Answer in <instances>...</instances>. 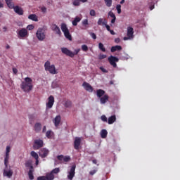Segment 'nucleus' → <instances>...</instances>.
Returning a JSON list of instances; mask_svg holds the SVG:
<instances>
[{"mask_svg": "<svg viewBox=\"0 0 180 180\" xmlns=\"http://www.w3.org/2000/svg\"><path fill=\"white\" fill-rule=\"evenodd\" d=\"M82 86L84 88L87 92H94V87L89 84V83L86 82H84L82 84Z\"/></svg>", "mask_w": 180, "mask_h": 180, "instance_id": "ddd939ff", "label": "nucleus"}, {"mask_svg": "<svg viewBox=\"0 0 180 180\" xmlns=\"http://www.w3.org/2000/svg\"><path fill=\"white\" fill-rule=\"evenodd\" d=\"M54 105V96H50L48 98V103H46V108L51 109Z\"/></svg>", "mask_w": 180, "mask_h": 180, "instance_id": "f8f14e48", "label": "nucleus"}, {"mask_svg": "<svg viewBox=\"0 0 180 180\" xmlns=\"http://www.w3.org/2000/svg\"><path fill=\"white\" fill-rule=\"evenodd\" d=\"M50 153V150L46 148H43L41 150H39V155L41 157V158H46L47 155Z\"/></svg>", "mask_w": 180, "mask_h": 180, "instance_id": "9b49d317", "label": "nucleus"}, {"mask_svg": "<svg viewBox=\"0 0 180 180\" xmlns=\"http://www.w3.org/2000/svg\"><path fill=\"white\" fill-rule=\"evenodd\" d=\"M30 155L34 158L35 160L39 159V155L35 151H31Z\"/></svg>", "mask_w": 180, "mask_h": 180, "instance_id": "e433bc0d", "label": "nucleus"}, {"mask_svg": "<svg viewBox=\"0 0 180 180\" xmlns=\"http://www.w3.org/2000/svg\"><path fill=\"white\" fill-rule=\"evenodd\" d=\"M108 16H110V18H112V19L116 18V15H115L114 13H112V11H110L108 13Z\"/></svg>", "mask_w": 180, "mask_h": 180, "instance_id": "c03bdc74", "label": "nucleus"}, {"mask_svg": "<svg viewBox=\"0 0 180 180\" xmlns=\"http://www.w3.org/2000/svg\"><path fill=\"white\" fill-rule=\"evenodd\" d=\"M104 26H105L106 30H108V32H110V26H109V25H108V23H105V25Z\"/></svg>", "mask_w": 180, "mask_h": 180, "instance_id": "13d9d810", "label": "nucleus"}, {"mask_svg": "<svg viewBox=\"0 0 180 180\" xmlns=\"http://www.w3.org/2000/svg\"><path fill=\"white\" fill-rule=\"evenodd\" d=\"M18 36L19 39H25V37H27V36H29V32H27L26 28H22L18 31Z\"/></svg>", "mask_w": 180, "mask_h": 180, "instance_id": "9d476101", "label": "nucleus"}, {"mask_svg": "<svg viewBox=\"0 0 180 180\" xmlns=\"http://www.w3.org/2000/svg\"><path fill=\"white\" fill-rule=\"evenodd\" d=\"M70 160H71V158H70V156H63L64 162H68Z\"/></svg>", "mask_w": 180, "mask_h": 180, "instance_id": "79ce46f5", "label": "nucleus"}, {"mask_svg": "<svg viewBox=\"0 0 180 180\" xmlns=\"http://www.w3.org/2000/svg\"><path fill=\"white\" fill-rule=\"evenodd\" d=\"M109 32H110V34H112V36H115V34H116V33L115 32V31H113V30H110Z\"/></svg>", "mask_w": 180, "mask_h": 180, "instance_id": "e2e57ef3", "label": "nucleus"}, {"mask_svg": "<svg viewBox=\"0 0 180 180\" xmlns=\"http://www.w3.org/2000/svg\"><path fill=\"white\" fill-rule=\"evenodd\" d=\"M60 29H61L65 39H67L70 41H72V36H71V34L70 33V30H68V27H67V24L62 23L60 25Z\"/></svg>", "mask_w": 180, "mask_h": 180, "instance_id": "f03ea898", "label": "nucleus"}, {"mask_svg": "<svg viewBox=\"0 0 180 180\" xmlns=\"http://www.w3.org/2000/svg\"><path fill=\"white\" fill-rule=\"evenodd\" d=\"M104 2L108 8H110V6H112V0H104Z\"/></svg>", "mask_w": 180, "mask_h": 180, "instance_id": "72a5a7b5", "label": "nucleus"}, {"mask_svg": "<svg viewBox=\"0 0 180 180\" xmlns=\"http://www.w3.org/2000/svg\"><path fill=\"white\" fill-rule=\"evenodd\" d=\"M33 172H34V169H30L28 172V176L30 180L34 179V176H33Z\"/></svg>", "mask_w": 180, "mask_h": 180, "instance_id": "c85d7f7f", "label": "nucleus"}, {"mask_svg": "<svg viewBox=\"0 0 180 180\" xmlns=\"http://www.w3.org/2000/svg\"><path fill=\"white\" fill-rule=\"evenodd\" d=\"M57 159L58 161H63L64 160V155H60L57 156Z\"/></svg>", "mask_w": 180, "mask_h": 180, "instance_id": "49530a36", "label": "nucleus"}, {"mask_svg": "<svg viewBox=\"0 0 180 180\" xmlns=\"http://www.w3.org/2000/svg\"><path fill=\"white\" fill-rule=\"evenodd\" d=\"M82 50L85 52L88 51V46L86 44L82 45Z\"/></svg>", "mask_w": 180, "mask_h": 180, "instance_id": "37998d69", "label": "nucleus"}, {"mask_svg": "<svg viewBox=\"0 0 180 180\" xmlns=\"http://www.w3.org/2000/svg\"><path fill=\"white\" fill-rule=\"evenodd\" d=\"M100 70L101 71H102V72H104V73H108V70H106V69H105V68L103 67H100Z\"/></svg>", "mask_w": 180, "mask_h": 180, "instance_id": "4d7b16f0", "label": "nucleus"}, {"mask_svg": "<svg viewBox=\"0 0 180 180\" xmlns=\"http://www.w3.org/2000/svg\"><path fill=\"white\" fill-rule=\"evenodd\" d=\"M108 60L110 65H112L114 68H116V67H117V64H116V63H119V58L117 57L110 56L108 58Z\"/></svg>", "mask_w": 180, "mask_h": 180, "instance_id": "6e6552de", "label": "nucleus"}, {"mask_svg": "<svg viewBox=\"0 0 180 180\" xmlns=\"http://www.w3.org/2000/svg\"><path fill=\"white\" fill-rule=\"evenodd\" d=\"M98 58H99V60H103L104 58H106V55L100 54L98 56Z\"/></svg>", "mask_w": 180, "mask_h": 180, "instance_id": "3c124183", "label": "nucleus"}, {"mask_svg": "<svg viewBox=\"0 0 180 180\" xmlns=\"http://www.w3.org/2000/svg\"><path fill=\"white\" fill-rule=\"evenodd\" d=\"M28 19L33 20L34 22H39V18L36 14H31L28 16Z\"/></svg>", "mask_w": 180, "mask_h": 180, "instance_id": "b1692460", "label": "nucleus"}, {"mask_svg": "<svg viewBox=\"0 0 180 180\" xmlns=\"http://www.w3.org/2000/svg\"><path fill=\"white\" fill-rule=\"evenodd\" d=\"M101 139H106V137H108V131H106V129L101 130Z\"/></svg>", "mask_w": 180, "mask_h": 180, "instance_id": "bb28decb", "label": "nucleus"}, {"mask_svg": "<svg viewBox=\"0 0 180 180\" xmlns=\"http://www.w3.org/2000/svg\"><path fill=\"white\" fill-rule=\"evenodd\" d=\"M71 106H72V103L71 102V101H66L65 103V108H71Z\"/></svg>", "mask_w": 180, "mask_h": 180, "instance_id": "c9c22d12", "label": "nucleus"}, {"mask_svg": "<svg viewBox=\"0 0 180 180\" xmlns=\"http://www.w3.org/2000/svg\"><path fill=\"white\" fill-rule=\"evenodd\" d=\"M115 43H117V44H119V43H120V38H116L115 39Z\"/></svg>", "mask_w": 180, "mask_h": 180, "instance_id": "bf43d9fd", "label": "nucleus"}, {"mask_svg": "<svg viewBox=\"0 0 180 180\" xmlns=\"http://www.w3.org/2000/svg\"><path fill=\"white\" fill-rule=\"evenodd\" d=\"M36 36L39 41H43L46 39V30L43 28H39L37 31Z\"/></svg>", "mask_w": 180, "mask_h": 180, "instance_id": "39448f33", "label": "nucleus"}, {"mask_svg": "<svg viewBox=\"0 0 180 180\" xmlns=\"http://www.w3.org/2000/svg\"><path fill=\"white\" fill-rule=\"evenodd\" d=\"M77 168L76 165H73L71 167L70 171L68 172V179L72 180L74 179V176H75V169Z\"/></svg>", "mask_w": 180, "mask_h": 180, "instance_id": "423d86ee", "label": "nucleus"}, {"mask_svg": "<svg viewBox=\"0 0 180 180\" xmlns=\"http://www.w3.org/2000/svg\"><path fill=\"white\" fill-rule=\"evenodd\" d=\"M98 48L100 50H101V51H103V53H105V51H106V49H105V46H103V44H102L101 42H100L98 44Z\"/></svg>", "mask_w": 180, "mask_h": 180, "instance_id": "4c0bfd02", "label": "nucleus"}, {"mask_svg": "<svg viewBox=\"0 0 180 180\" xmlns=\"http://www.w3.org/2000/svg\"><path fill=\"white\" fill-rule=\"evenodd\" d=\"M13 9L14 10V12L17 13V15H23V9L19 6H14Z\"/></svg>", "mask_w": 180, "mask_h": 180, "instance_id": "2eb2a0df", "label": "nucleus"}, {"mask_svg": "<svg viewBox=\"0 0 180 180\" xmlns=\"http://www.w3.org/2000/svg\"><path fill=\"white\" fill-rule=\"evenodd\" d=\"M37 180H48L46 176H41L37 177Z\"/></svg>", "mask_w": 180, "mask_h": 180, "instance_id": "09e8293b", "label": "nucleus"}, {"mask_svg": "<svg viewBox=\"0 0 180 180\" xmlns=\"http://www.w3.org/2000/svg\"><path fill=\"white\" fill-rule=\"evenodd\" d=\"M44 146V143L43 142V140L41 139H35L34 141V145H33V148L34 150H39L41 148Z\"/></svg>", "mask_w": 180, "mask_h": 180, "instance_id": "0eeeda50", "label": "nucleus"}, {"mask_svg": "<svg viewBox=\"0 0 180 180\" xmlns=\"http://www.w3.org/2000/svg\"><path fill=\"white\" fill-rule=\"evenodd\" d=\"M116 22V18H112V20H111V23H115Z\"/></svg>", "mask_w": 180, "mask_h": 180, "instance_id": "0e129e2a", "label": "nucleus"}, {"mask_svg": "<svg viewBox=\"0 0 180 180\" xmlns=\"http://www.w3.org/2000/svg\"><path fill=\"white\" fill-rule=\"evenodd\" d=\"M109 101V96L108 94H105L102 97H100V102L102 105H105V103Z\"/></svg>", "mask_w": 180, "mask_h": 180, "instance_id": "a211bd4d", "label": "nucleus"}, {"mask_svg": "<svg viewBox=\"0 0 180 180\" xmlns=\"http://www.w3.org/2000/svg\"><path fill=\"white\" fill-rule=\"evenodd\" d=\"M106 23H108V21H106V19L105 18H99L97 24L98 26H105V25H106Z\"/></svg>", "mask_w": 180, "mask_h": 180, "instance_id": "412c9836", "label": "nucleus"}, {"mask_svg": "<svg viewBox=\"0 0 180 180\" xmlns=\"http://www.w3.org/2000/svg\"><path fill=\"white\" fill-rule=\"evenodd\" d=\"M153 9H154V4H153L152 6H150V10L153 11Z\"/></svg>", "mask_w": 180, "mask_h": 180, "instance_id": "338daca9", "label": "nucleus"}, {"mask_svg": "<svg viewBox=\"0 0 180 180\" xmlns=\"http://www.w3.org/2000/svg\"><path fill=\"white\" fill-rule=\"evenodd\" d=\"M4 176H8V178H11V176L13 175V172H12V170H4Z\"/></svg>", "mask_w": 180, "mask_h": 180, "instance_id": "a878e982", "label": "nucleus"}, {"mask_svg": "<svg viewBox=\"0 0 180 180\" xmlns=\"http://www.w3.org/2000/svg\"><path fill=\"white\" fill-rule=\"evenodd\" d=\"M34 120H35L34 115L31 114V115H29V120H30V124H33V122H34Z\"/></svg>", "mask_w": 180, "mask_h": 180, "instance_id": "473e14b6", "label": "nucleus"}, {"mask_svg": "<svg viewBox=\"0 0 180 180\" xmlns=\"http://www.w3.org/2000/svg\"><path fill=\"white\" fill-rule=\"evenodd\" d=\"M53 133L51 131V130H49L46 132V137H47V139H50L53 136Z\"/></svg>", "mask_w": 180, "mask_h": 180, "instance_id": "f704fd0d", "label": "nucleus"}, {"mask_svg": "<svg viewBox=\"0 0 180 180\" xmlns=\"http://www.w3.org/2000/svg\"><path fill=\"white\" fill-rule=\"evenodd\" d=\"M92 162H93V164H97L96 160H92Z\"/></svg>", "mask_w": 180, "mask_h": 180, "instance_id": "774afa93", "label": "nucleus"}, {"mask_svg": "<svg viewBox=\"0 0 180 180\" xmlns=\"http://www.w3.org/2000/svg\"><path fill=\"white\" fill-rule=\"evenodd\" d=\"M46 130H47L46 127V126H44V127H43V129H42V133H46Z\"/></svg>", "mask_w": 180, "mask_h": 180, "instance_id": "680f3d73", "label": "nucleus"}, {"mask_svg": "<svg viewBox=\"0 0 180 180\" xmlns=\"http://www.w3.org/2000/svg\"><path fill=\"white\" fill-rule=\"evenodd\" d=\"M81 146V138L76 137L74 141V148L75 150H79V146Z\"/></svg>", "mask_w": 180, "mask_h": 180, "instance_id": "4468645a", "label": "nucleus"}, {"mask_svg": "<svg viewBox=\"0 0 180 180\" xmlns=\"http://www.w3.org/2000/svg\"><path fill=\"white\" fill-rule=\"evenodd\" d=\"M58 172H60V168L57 167V168H55L53 169L51 173L54 175V174H58Z\"/></svg>", "mask_w": 180, "mask_h": 180, "instance_id": "ea45409f", "label": "nucleus"}, {"mask_svg": "<svg viewBox=\"0 0 180 180\" xmlns=\"http://www.w3.org/2000/svg\"><path fill=\"white\" fill-rule=\"evenodd\" d=\"M35 165H39V159H35Z\"/></svg>", "mask_w": 180, "mask_h": 180, "instance_id": "69168bd1", "label": "nucleus"}, {"mask_svg": "<svg viewBox=\"0 0 180 180\" xmlns=\"http://www.w3.org/2000/svg\"><path fill=\"white\" fill-rule=\"evenodd\" d=\"M96 172H98V169L97 168H96L94 170L90 171L89 174L91 175V176L95 175Z\"/></svg>", "mask_w": 180, "mask_h": 180, "instance_id": "a18cd8bd", "label": "nucleus"}, {"mask_svg": "<svg viewBox=\"0 0 180 180\" xmlns=\"http://www.w3.org/2000/svg\"><path fill=\"white\" fill-rule=\"evenodd\" d=\"M116 122V115H112L108 118V124H113Z\"/></svg>", "mask_w": 180, "mask_h": 180, "instance_id": "5701e85b", "label": "nucleus"}, {"mask_svg": "<svg viewBox=\"0 0 180 180\" xmlns=\"http://www.w3.org/2000/svg\"><path fill=\"white\" fill-rule=\"evenodd\" d=\"M34 130L36 133H40L41 131V124L39 122L35 123L34 126Z\"/></svg>", "mask_w": 180, "mask_h": 180, "instance_id": "f3484780", "label": "nucleus"}, {"mask_svg": "<svg viewBox=\"0 0 180 180\" xmlns=\"http://www.w3.org/2000/svg\"><path fill=\"white\" fill-rule=\"evenodd\" d=\"M13 74H15V75L18 74V69L15 68H13Z\"/></svg>", "mask_w": 180, "mask_h": 180, "instance_id": "052dcab7", "label": "nucleus"}, {"mask_svg": "<svg viewBox=\"0 0 180 180\" xmlns=\"http://www.w3.org/2000/svg\"><path fill=\"white\" fill-rule=\"evenodd\" d=\"M52 30L53 32H56V34H58L59 36H61V30H60V27L57 25L53 24L52 25Z\"/></svg>", "mask_w": 180, "mask_h": 180, "instance_id": "dca6fc26", "label": "nucleus"}, {"mask_svg": "<svg viewBox=\"0 0 180 180\" xmlns=\"http://www.w3.org/2000/svg\"><path fill=\"white\" fill-rule=\"evenodd\" d=\"M82 23L83 26H86V25H88V19L84 20Z\"/></svg>", "mask_w": 180, "mask_h": 180, "instance_id": "6e6d98bb", "label": "nucleus"}, {"mask_svg": "<svg viewBox=\"0 0 180 180\" xmlns=\"http://www.w3.org/2000/svg\"><path fill=\"white\" fill-rule=\"evenodd\" d=\"M90 36H91V37H92V39L94 40H96V34H95L94 32H90Z\"/></svg>", "mask_w": 180, "mask_h": 180, "instance_id": "de8ad7c7", "label": "nucleus"}, {"mask_svg": "<svg viewBox=\"0 0 180 180\" xmlns=\"http://www.w3.org/2000/svg\"><path fill=\"white\" fill-rule=\"evenodd\" d=\"M134 34V31L133 30V27H127V37H124V40H130V39H133Z\"/></svg>", "mask_w": 180, "mask_h": 180, "instance_id": "1a4fd4ad", "label": "nucleus"}, {"mask_svg": "<svg viewBox=\"0 0 180 180\" xmlns=\"http://www.w3.org/2000/svg\"><path fill=\"white\" fill-rule=\"evenodd\" d=\"M5 1L9 9H13V8H15V3H13V0H5Z\"/></svg>", "mask_w": 180, "mask_h": 180, "instance_id": "aec40b11", "label": "nucleus"}, {"mask_svg": "<svg viewBox=\"0 0 180 180\" xmlns=\"http://www.w3.org/2000/svg\"><path fill=\"white\" fill-rule=\"evenodd\" d=\"M60 122H61V116L57 115L53 120V123L56 127H58V126H60Z\"/></svg>", "mask_w": 180, "mask_h": 180, "instance_id": "6ab92c4d", "label": "nucleus"}, {"mask_svg": "<svg viewBox=\"0 0 180 180\" xmlns=\"http://www.w3.org/2000/svg\"><path fill=\"white\" fill-rule=\"evenodd\" d=\"M25 165L26 168H30V169H34L33 165L32 164V161H30V160L25 162Z\"/></svg>", "mask_w": 180, "mask_h": 180, "instance_id": "cd10ccee", "label": "nucleus"}, {"mask_svg": "<svg viewBox=\"0 0 180 180\" xmlns=\"http://www.w3.org/2000/svg\"><path fill=\"white\" fill-rule=\"evenodd\" d=\"M45 71H49L50 74H57V70H56V65H51L50 61L47 60L44 64Z\"/></svg>", "mask_w": 180, "mask_h": 180, "instance_id": "20e7f679", "label": "nucleus"}, {"mask_svg": "<svg viewBox=\"0 0 180 180\" xmlns=\"http://www.w3.org/2000/svg\"><path fill=\"white\" fill-rule=\"evenodd\" d=\"M116 9L117 11V13L120 15V13H122V6L120 4H117L116 6Z\"/></svg>", "mask_w": 180, "mask_h": 180, "instance_id": "58836bf2", "label": "nucleus"}, {"mask_svg": "<svg viewBox=\"0 0 180 180\" xmlns=\"http://www.w3.org/2000/svg\"><path fill=\"white\" fill-rule=\"evenodd\" d=\"M27 29L28 30H33V29H34V26L33 25H29L27 27Z\"/></svg>", "mask_w": 180, "mask_h": 180, "instance_id": "603ef678", "label": "nucleus"}, {"mask_svg": "<svg viewBox=\"0 0 180 180\" xmlns=\"http://www.w3.org/2000/svg\"><path fill=\"white\" fill-rule=\"evenodd\" d=\"M90 16H96V12L95 11V10L90 11Z\"/></svg>", "mask_w": 180, "mask_h": 180, "instance_id": "8fccbe9b", "label": "nucleus"}, {"mask_svg": "<svg viewBox=\"0 0 180 180\" xmlns=\"http://www.w3.org/2000/svg\"><path fill=\"white\" fill-rule=\"evenodd\" d=\"M81 22V18L76 17L74 20L72 21L73 26H77L78 25V22Z\"/></svg>", "mask_w": 180, "mask_h": 180, "instance_id": "c756f323", "label": "nucleus"}, {"mask_svg": "<svg viewBox=\"0 0 180 180\" xmlns=\"http://www.w3.org/2000/svg\"><path fill=\"white\" fill-rule=\"evenodd\" d=\"M61 51L62 53H63V54H65L66 56H68V57H71V58H73L75 56H77V54H78V53L81 51V49H75V52H72L67 48H62Z\"/></svg>", "mask_w": 180, "mask_h": 180, "instance_id": "7ed1b4c3", "label": "nucleus"}, {"mask_svg": "<svg viewBox=\"0 0 180 180\" xmlns=\"http://www.w3.org/2000/svg\"><path fill=\"white\" fill-rule=\"evenodd\" d=\"M120 50H122V46L116 45L111 47L110 51L111 53H115V51H120Z\"/></svg>", "mask_w": 180, "mask_h": 180, "instance_id": "4be33fe9", "label": "nucleus"}, {"mask_svg": "<svg viewBox=\"0 0 180 180\" xmlns=\"http://www.w3.org/2000/svg\"><path fill=\"white\" fill-rule=\"evenodd\" d=\"M45 176H46L48 180H54V174L51 172L47 173Z\"/></svg>", "mask_w": 180, "mask_h": 180, "instance_id": "2f4dec72", "label": "nucleus"}, {"mask_svg": "<svg viewBox=\"0 0 180 180\" xmlns=\"http://www.w3.org/2000/svg\"><path fill=\"white\" fill-rule=\"evenodd\" d=\"M8 164H9V155H6L4 158V165L6 168H8Z\"/></svg>", "mask_w": 180, "mask_h": 180, "instance_id": "7c9ffc66", "label": "nucleus"}, {"mask_svg": "<svg viewBox=\"0 0 180 180\" xmlns=\"http://www.w3.org/2000/svg\"><path fill=\"white\" fill-rule=\"evenodd\" d=\"M20 88L24 92H29L33 89V80L30 77H25V82L20 84Z\"/></svg>", "mask_w": 180, "mask_h": 180, "instance_id": "f257e3e1", "label": "nucleus"}, {"mask_svg": "<svg viewBox=\"0 0 180 180\" xmlns=\"http://www.w3.org/2000/svg\"><path fill=\"white\" fill-rule=\"evenodd\" d=\"M105 91L102 90V89H98L96 91V95L98 96V98H102V96H103L105 94Z\"/></svg>", "mask_w": 180, "mask_h": 180, "instance_id": "393cba45", "label": "nucleus"}, {"mask_svg": "<svg viewBox=\"0 0 180 180\" xmlns=\"http://www.w3.org/2000/svg\"><path fill=\"white\" fill-rule=\"evenodd\" d=\"M9 153H11V146H7L6 147V155H9Z\"/></svg>", "mask_w": 180, "mask_h": 180, "instance_id": "5fc2aeb1", "label": "nucleus"}, {"mask_svg": "<svg viewBox=\"0 0 180 180\" xmlns=\"http://www.w3.org/2000/svg\"><path fill=\"white\" fill-rule=\"evenodd\" d=\"M73 5H75V6H79V5H81V0H75Z\"/></svg>", "mask_w": 180, "mask_h": 180, "instance_id": "a19ab883", "label": "nucleus"}, {"mask_svg": "<svg viewBox=\"0 0 180 180\" xmlns=\"http://www.w3.org/2000/svg\"><path fill=\"white\" fill-rule=\"evenodd\" d=\"M101 120H102L103 122H108V117H106L105 115H102V116H101Z\"/></svg>", "mask_w": 180, "mask_h": 180, "instance_id": "864d4df0", "label": "nucleus"}]
</instances>
